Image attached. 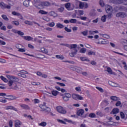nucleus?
Here are the masks:
<instances>
[{
    "label": "nucleus",
    "mask_w": 127,
    "mask_h": 127,
    "mask_svg": "<svg viewBox=\"0 0 127 127\" xmlns=\"http://www.w3.org/2000/svg\"><path fill=\"white\" fill-rule=\"evenodd\" d=\"M6 77L9 80L8 82V85L9 87H11V86H12L13 82H18V81H19V79L15 76L7 75Z\"/></svg>",
    "instance_id": "1"
},
{
    "label": "nucleus",
    "mask_w": 127,
    "mask_h": 127,
    "mask_svg": "<svg viewBox=\"0 0 127 127\" xmlns=\"http://www.w3.org/2000/svg\"><path fill=\"white\" fill-rule=\"evenodd\" d=\"M85 111L83 109H79L76 112V115L80 118V120H83L87 118V115H85Z\"/></svg>",
    "instance_id": "2"
},
{
    "label": "nucleus",
    "mask_w": 127,
    "mask_h": 127,
    "mask_svg": "<svg viewBox=\"0 0 127 127\" xmlns=\"http://www.w3.org/2000/svg\"><path fill=\"white\" fill-rule=\"evenodd\" d=\"M111 2L116 3V4H121L123 3L125 5H127V0H110Z\"/></svg>",
    "instance_id": "3"
},
{
    "label": "nucleus",
    "mask_w": 127,
    "mask_h": 127,
    "mask_svg": "<svg viewBox=\"0 0 127 127\" xmlns=\"http://www.w3.org/2000/svg\"><path fill=\"white\" fill-rule=\"evenodd\" d=\"M62 97L64 102H68L71 98V94L66 93L64 94H62Z\"/></svg>",
    "instance_id": "4"
},
{
    "label": "nucleus",
    "mask_w": 127,
    "mask_h": 127,
    "mask_svg": "<svg viewBox=\"0 0 127 127\" xmlns=\"http://www.w3.org/2000/svg\"><path fill=\"white\" fill-rule=\"evenodd\" d=\"M57 111L58 112V113H60V114H62L63 115H65V114H67V111H66V109L65 108H63L61 106H57L56 107Z\"/></svg>",
    "instance_id": "5"
},
{
    "label": "nucleus",
    "mask_w": 127,
    "mask_h": 127,
    "mask_svg": "<svg viewBox=\"0 0 127 127\" xmlns=\"http://www.w3.org/2000/svg\"><path fill=\"white\" fill-rule=\"evenodd\" d=\"M114 9L116 11H118V10H120L121 11H127V8L124 6H116L114 7Z\"/></svg>",
    "instance_id": "6"
},
{
    "label": "nucleus",
    "mask_w": 127,
    "mask_h": 127,
    "mask_svg": "<svg viewBox=\"0 0 127 127\" xmlns=\"http://www.w3.org/2000/svg\"><path fill=\"white\" fill-rule=\"evenodd\" d=\"M39 108L41 109L42 111L43 112H47L48 113V112H50V108L46 106L45 105L41 104L39 105Z\"/></svg>",
    "instance_id": "7"
},
{
    "label": "nucleus",
    "mask_w": 127,
    "mask_h": 127,
    "mask_svg": "<svg viewBox=\"0 0 127 127\" xmlns=\"http://www.w3.org/2000/svg\"><path fill=\"white\" fill-rule=\"evenodd\" d=\"M105 10L107 13H113V7L109 5L105 6Z\"/></svg>",
    "instance_id": "8"
},
{
    "label": "nucleus",
    "mask_w": 127,
    "mask_h": 127,
    "mask_svg": "<svg viewBox=\"0 0 127 127\" xmlns=\"http://www.w3.org/2000/svg\"><path fill=\"white\" fill-rule=\"evenodd\" d=\"M72 99L74 100H83L84 99L83 98V97L79 95L78 94H73L71 96Z\"/></svg>",
    "instance_id": "9"
},
{
    "label": "nucleus",
    "mask_w": 127,
    "mask_h": 127,
    "mask_svg": "<svg viewBox=\"0 0 127 127\" xmlns=\"http://www.w3.org/2000/svg\"><path fill=\"white\" fill-rule=\"evenodd\" d=\"M117 17H121V18H125V17H127V14L124 12H120L116 14Z\"/></svg>",
    "instance_id": "10"
},
{
    "label": "nucleus",
    "mask_w": 127,
    "mask_h": 127,
    "mask_svg": "<svg viewBox=\"0 0 127 127\" xmlns=\"http://www.w3.org/2000/svg\"><path fill=\"white\" fill-rule=\"evenodd\" d=\"M12 14L16 16H20V19H23V17L22 16V15H21V14H20V13H18L16 11H13L12 12Z\"/></svg>",
    "instance_id": "11"
},
{
    "label": "nucleus",
    "mask_w": 127,
    "mask_h": 127,
    "mask_svg": "<svg viewBox=\"0 0 127 127\" xmlns=\"http://www.w3.org/2000/svg\"><path fill=\"white\" fill-rule=\"evenodd\" d=\"M5 109L6 111H8V110H12V111H15V112H17V108H15V107L12 106H8L5 107Z\"/></svg>",
    "instance_id": "12"
},
{
    "label": "nucleus",
    "mask_w": 127,
    "mask_h": 127,
    "mask_svg": "<svg viewBox=\"0 0 127 127\" xmlns=\"http://www.w3.org/2000/svg\"><path fill=\"white\" fill-rule=\"evenodd\" d=\"M120 113V109L119 108H114L112 112L110 113L111 115H116V114H119Z\"/></svg>",
    "instance_id": "13"
},
{
    "label": "nucleus",
    "mask_w": 127,
    "mask_h": 127,
    "mask_svg": "<svg viewBox=\"0 0 127 127\" xmlns=\"http://www.w3.org/2000/svg\"><path fill=\"white\" fill-rule=\"evenodd\" d=\"M24 72H26L24 70H20V73H18V76L19 77H22V78H26V75L25 74V73Z\"/></svg>",
    "instance_id": "14"
},
{
    "label": "nucleus",
    "mask_w": 127,
    "mask_h": 127,
    "mask_svg": "<svg viewBox=\"0 0 127 127\" xmlns=\"http://www.w3.org/2000/svg\"><path fill=\"white\" fill-rule=\"evenodd\" d=\"M20 107H21V108L23 110H30V108L29 107V106H28V105L24 104H21L20 105Z\"/></svg>",
    "instance_id": "15"
},
{
    "label": "nucleus",
    "mask_w": 127,
    "mask_h": 127,
    "mask_svg": "<svg viewBox=\"0 0 127 127\" xmlns=\"http://www.w3.org/2000/svg\"><path fill=\"white\" fill-rule=\"evenodd\" d=\"M6 97H8L6 98L7 100H15V99H17V98L14 95H6Z\"/></svg>",
    "instance_id": "16"
},
{
    "label": "nucleus",
    "mask_w": 127,
    "mask_h": 127,
    "mask_svg": "<svg viewBox=\"0 0 127 127\" xmlns=\"http://www.w3.org/2000/svg\"><path fill=\"white\" fill-rule=\"evenodd\" d=\"M21 122L19 120H16L15 121V124L14 126L15 127H20V126H21Z\"/></svg>",
    "instance_id": "17"
},
{
    "label": "nucleus",
    "mask_w": 127,
    "mask_h": 127,
    "mask_svg": "<svg viewBox=\"0 0 127 127\" xmlns=\"http://www.w3.org/2000/svg\"><path fill=\"white\" fill-rule=\"evenodd\" d=\"M31 0H26L23 1V4L24 6H26L27 7L29 6V2Z\"/></svg>",
    "instance_id": "18"
},
{
    "label": "nucleus",
    "mask_w": 127,
    "mask_h": 127,
    "mask_svg": "<svg viewBox=\"0 0 127 127\" xmlns=\"http://www.w3.org/2000/svg\"><path fill=\"white\" fill-rule=\"evenodd\" d=\"M108 43H109L108 40L103 39L101 42H99L98 44H108Z\"/></svg>",
    "instance_id": "19"
},
{
    "label": "nucleus",
    "mask_w": 127,
    "mask_h": 127,
    "mask_svg": "<svg viewBox=\"0 0 127 127\" xmlns=\"http://www.w3.org/2000/svg\"><path fill=\"white\" fill-rule=\"evenodd\" d=\"M23 38L25 40H27V41H31L32 39H33V38L30 37V36H23Z\"/></svg>",
    "instance_id": "20"
},
{
    "label": "nucleus",
    "mask_w": 127,
    "mask_h": 127,
    "mask_svg": "<svg viewBox=\"0 0 127 127\" xmlns=\"http://www.w3.org/2000/svg\"><path fill=\"white\" fill-rule=\"evenodd\" d=\"M77 3L79 5V8H81V9L84 8V2L79 1L77 2Z\"/></svg>",
    "instance_id": "21"
},
{
    "label": "nucleus",
    "mask_w": 127,
    "mask_h": 127,
    "mask_svg": "<svg viewBox=\"0 0 127 127\" xmlns=\"http://www.w3.org/2000/svg\"><path fill=\"white\" fill-rule=\"evenodd\" d=\"M42 5H44V6H50L51 5V3L49 2V1H45L42 2Z\"/></svg>",
    "instance_id": "22"
},
{
    "label": "nucleus",
    "mask_w": 127,
    "mask_h": 127,
    "mask_svg": "<svg viewBox=\"0 0 127 127\" xmlns=\"http://www.w3.org/2000/svg\"><path fill=\"white\" fill-rule=\"evenodd\" d=\"M56 26V27H57V28H60L61 29L62 28H64V26L60 23H57Z\"/></svg>",
    "instance_id": "23"
},
{
    "label": "nucleus",
    "mask_w": 127,
    "mask_h": 127,
    "mask_svg": "<svg viewBox=\"0 0 127 127\" xmlns=\"http://www.w3.org/2000/svg\"><path fill=\"white\" fill-rule=\"evenodd\" d=\"M65 7L67 10H70V7L71 6V3L70 2L66 3L64 4Z\"/></svg>",
    "instance_id": "24"
},
{
    "label": "nucleus",
    "mask_w": 127,
    "mask_h": 127,
    "mask_svg": "<svg viewBox=\"0 0 127 127\" xmlns=\"http://www.w3.org/2000/svg\"><path fill=\"white\" fill-rule=\"evenodd\" d=\"M90 35H94V34H96V33H99V31L98 30L92 31L90 30L89 31Z\"/></svg>",
    "instance_id": "25"
},
{
    "label": "nucleus",
    "mask_w": 127,
    "mask_h": 127,
    "mask_svg": "<svg viewBox=\"0 0 127 127\" xmlns=\"http://www.w3.org/2000/svg\"><path fill=\"white\" fill-rule=\"evenodd\" d=\"M78 51L77 50H75L74 52H72L71 53H69V55L71 57H74L76 54H77V52Z\"/></svg>",
    "instance_id": "26"
},
{
    "label": "nucleus",
    "mask_w": 127,
    "mask_h": 127,
    "mask_svg": "<svg viewBox=\"0 0 127 127\" xmlns=\"http://www.w3.org/2000/svg\"><path fill=\"white\" fill-rule=\"evenodd\" d=\"M0 78L2 81H3L5 83H7L8 82V80L6 79V78L4 77V76L1 75Z\"/></svg>",
    "instance_id": "27"
},
{
    "label": "nucleus",
    "mask_w": 127,
    "mask_h": 127,
    "mask_svg": "<svg viewBox=\"0 0 127 127\" xmlns=\"http://www.w3.org/2000/svg\"><path fill=\"white\" fill-rule=\"evenodd\" d=\"M56 57L57 59H59L60 60H64V56L63 55H56Z\"/></svg>",
    "instance_id": "28"
},
{
    "label": "nucleus",
    "mask_w": 127,
    "mask_h": 127,
    "mask_svg": "<svg viewBox=\"0 0 127 127\" xmlns=\"http://www.w3.org/2000/svg\"><path fill=\"white\" fill-rule=\"evenodd\" d=\"M1 17L5 21H8V20H9V19L7 18V16L6 15H4V14L1 15Z\"/></svg>",
    "instance_id": "29"
},
{
    "label": "nucleus",
    "mask_w": 127,
    "mask_h": 127,
    "mask_svg": "<svg viewBox=\"0 0 127 127\" xmlns=\"http://www.w3.org/2000/svg\"><path fill=\"white\" fill-rule=\"evenodd\" d=\"M75 71L78 74H81L82 73V68L81 67H77L75 68Z\"/></svg>",
    "instance_id": "30"
},
{
    "label": "nucleus",
    "mask_w": 127,
    "mask_h": 127,
    "mask_svg": "<svg viewBox=\"0 0 127 127\" xmlns=\"http://www.w3.org/2000/svg\"><path fill=\"white\" fill-rule=\"evenodd\" d=\"M6 6V4L4 3L3 2H1L0 3V6L1 7L2 9L5 8V7Z\"/></svg>",
    "instance_id": "31"
},
{
    "label": "nucleus",
    "mask_w": 127,
    "mask_h": 127,
    "mask_svg": "<svg viewBox=\"0 0 127 127\" xmlns=\"http://www.w3.org/2000/svg\"><path fill=\"white\" fill-rule=\"evenodd\" d=\"M52 94L53 96H57L59 94V92L57 90H53L52 91Z\"/></svg>",
    "instance_id": "32"
},
{
    "label": "nucleus",
    "mask_w": 127,
    "mask_h": 127,
    "mask_svg": "<svg viewBox=\"0 0 127 127\" xmlns=\"http://www.w3.org/2000/svg\"><path fill=\"white\" fill-rule=\"evenodd\" d=\"M39 13H40L41 14H47L48 13V12H46V11L43 10H40L39 11Z\"/></svg>",
    "instance_id": "33"
},
{
    "label": "nucleus",
    "mask_w": 127,
    "mask_h": 127,
    "mask_svg": "<svg viewBox=\"0 0 127 127\" xmlns=\"http://www.w3.org/2000/svg\"><path fill=\"white\" fill-rule=\"evenodd\" d=\"M120 117H121V119L124 120L126 118V115H125V113H124V112H120Z\"/></svg>",
    "instance_id": "34"
},
{
    "label": "nucleus",
    "mask_w": 127,
    "mask_h": 127,
    "mask_svg": "<svg viewBox=\"0 0 127 127\" xmlns=\"http://www.w3.org/2000/svg\"><path fill=\"white\" fill-rule=\"evenodd\" d=\"M101 20L103 22H106V21L107 20V16L104 15L103 16H102Z\"/></svg>",
    "instance_id": "35"
},
{
    "label": "nucleus",
    "mask_w": 127,
    "mask_h": 127,
    "mask_svg": "<svg viewBox=\"0 0 127 127\" xmlns=\"http://www.w3.org/2000/svg\"><path fill=\"white\" fill-rule=\"evenodd\" d=\"M41 51L43 52V53H45V54H47L48 53V51H47V49L44 48H42L41 49Z\"/></svg>",
    "instance_id": "36"
},
{
    "label": "nucleus",
    "mask_w": 127,
    "mask_h": 127,
    "mask_svg": "<svg viewBox=\"0 0 127 127\" xmlns=\"http://www.w3.org/2000/svg\"><path fill=\"white\" fill-rule=\"evenodd\" d=\"M88 55H93V56H95L96 55V52H93V51H89L88 53Z\"/></svg>",
    "instance_id": "37"
},
{
    "label": "nucleus",
    "mask_w": 127,
    "mask_h": 127,
    "mask_svg": "<svg viewBox=\"0 0 127 127\" xmlns=\"http://www.w3.org/2000/svg\"><path fill=\"white\" fill-rule=\"evenodd\" d=\"M69 22L70 23H76L77 22V19H70L69 20Z\"/></svg>",
    "instance_id": "38"
},
{
    "label": "nucleus",
    "mask_w": 127,
    "mask_h": 127,
    "mask_svg": "<svg viewBox=\"0 0 127 127\" xmlns=\"http://www.w3.org/2000/svg\"><path fill=\"white\" fill-rule=\"evenodd\" d=\"M110 99H111V100H112V101H117L118 100V97L115 96H111Z\"/></svg>",
    "instance_id": "39"
},
{
    "label": "nucleus",
    "mask_w": 127,
    "mask_h": 127,
    "mask_svg": "<svg viewBox=\"0 0 127 127\" xmlns=\"http://www.w3.org/2000/svg\"><path fill=\"white\" fill-rule=\"evenodd\" d=\"M99 4L102 6V7L105 6V3H104L103 0H100L99 1Z\"/></svg>",
    "instance_id": "40"
},
{
    "label": "nucleus",
    "mask_w": 127,
    "mask_h": 127,
    "mask_svg": "<svg viewBox=\"0 0 127 127\" xmlns=\"http://www.w3.org/2000/svg\"><path fill=\"white\" fill-rule=\"evenodd\" d=\"M96 88L97 89V90H98V91H100V92H101V93H104V89H103V88H102L99 86H96Z\"/></svg>",
    "instance_id": "41"
},
{
    "label": "nucleus",
    "mask_w": 127,
    "mask_h": 127,
    "mask_svg": "<svg viewBox=\"0 0 127 127\" xmlns=\"http://www.w3.org/2000/svg\"><path fill=\"white\" fill-rule=\"evenodd\" d=\"M57 121L59 123H60V124H63V125H66V122H65L64 121L60 120V119H58Z\"/></svg>",
    "instance_id": "42"
},
{
    "label": "nucleus",
    "mask_w": 127,
    "mask_h": 127,
    "mask_svg": "<svg viewBox=\"0 0 127 127\" xmlns=\"http://www.w3.org/2000/svg\"><path fill=\"white\" fill-rule=\"evenodd\" d=\"M88 117H89V118H95L96 117V114L95 113H90L89 114Z\"/></svg>",
    "instance_id": "43"
},
{
    "label": "nucleus",
    "mask_w": 127,
    "mask_h": 127,
    "mask_svg": "<svg viewBox=\"0 0 127 127\" xmlns=\"http://www.w3.org/2000/svg\"><path fill=\"white\" fill-rule=\"evenodd\" d=\"M63 62H64L65 63H69L70 64H74V63H75L73 61H63Z\"/></svg>",
    "instance_id": "44"
},
{
    "label": "nucleus",
    "mask_w": 127,
    "mask_h": 127,
    "mask_svg": "<svg viewBox=\"0 0 127 127\" xmlns=\"http://www.w3.org/2000/svg\"><path fill=\"white\" fill-rule=\"evenodd\" d=\"M40 126H41V127H46V126L47 125V124L46 123V122H41L40 124Z\"/></svg>",
    "instance_id": "45"
},
{
    "label": "nucleus",
    "mask_w": 127,
    "mask_h": 127,
    "mask_svg": "<svg viewBox=\"0 0 127 127\" xmlns=\"http://www.w3.org/2000/svg\"><path fill=\"white\" fill-rule=\"evenodd\" d=\"M73 48H77V44H71L70 49H73Z\"/></svg>",
    "instance_id": "46"
},
{
    "label": "nucleus",
    "mask_w": 127,
    "mask_h": 127,
    "mask_svg": "<svg viewBox=\"0 0 127 127\" xmlns=\"http://www.w3.org/2000/svg\"><path fill=\"white\" fill-rule=\"evenodd\" d=\"M49 26L50 27H54V26H55V23L54 22H51L48 24Z\"/></svg>",
    "instance_id": "47"
},
{
    "label": "nucleus",
    "mask_w": 127,
    "mask_h": 127,
    "mask_svg": "<svg viewBox=\"0 0 127 127\" xmlns=\"http://www.w3.org/2000/svg\"><path fill=\"white\" fill-rule=\"evenodd\" d=\"M86 50L85 48H82L80 50V53H86Z\"/></svg>",
    "instance_id": "48"
},
{
    "label": "nucleus",
    "mask_w": 127,
    "mask_h": 127,
    "mask_svg": "<svg viewBox=\"0 0 127 127\" xmlns=\"http://www.w3.org/2000/svg\"><path fill=\"white\" fill-rule=\"evenodd\" d=\"M17 34H18V35H20V36H22L24 35V33L20 31H18Z\"/></svg>",
    "instance_id": "49"
},
{
    "label": "nucleus",
    "mask_w": 127,
    "mask_h": 127,
    "mask_svg": "<svg viewBox=\"0 0 127 127\" xmlns=\"http://www.w3.org/2000/svg\"><path fill=\"white\" fill-rule=\"evenodd\" d=\"M107 71L108 72V73H110L112 74V72H113V70H112V68L111 67H108L107 68Z\"/></svg>",
    "instance_id": "50"
},
{
    "label": "nucleus",
    "mask_w": 127,
    "mask_h": 127,
    "mask_svg": "<svg viewBox=\"0 0 127 127\" xmlns=\"http://www.w3.org/2000/svg\"><path fill=\"white\" fill-rule=\"evenodd\" d=\"M81 34H83L84 36H87V35H88V31L81 32Z\"/></svg>",
    "instance_id": "51"
},
{
    "label": "nucleus",
    "mask_w": 127,
    "mask_h": 127,
    "mask_svg": "<svg viewBox=\"0 0 127 127\" xmlns=\"http://www.w3.org/2000/svg\"><path fill=\"white\" fill-rule=\"evenodd\" d=\"M57 84H58V85H59L60 86H61L62 87H65V84L63 83L58 82H57Z\"/></svg>",
    "instance_id": "52"
},
{
    "label": "nucleus",
    "mask_w": 127,
    "mask_h": 127,
    "mask_svg": "<svg viewBox=\"0 0 127 127\" xmlns=\"http://www.w3.org/2000/svg\"><path fill=\"white\" fill-rule=\"evenodd\" d=\"M121 105H122V102H121V101H117L116 104V107H120Z\"/></svg>",
    "instance_id": "53"
},
{
    "label": "nucleus",
    "mask_w": 127,
    "mask_h": 127,
    "mask_svg": "<svg viewBox=\"0 0 127 127\" xmlns=\"http://www.w3.org/2000/svg\"><path fill=\"white\" fill-rule=\"evenodd\" d=\"M32 84L34 85V86H39L40 85V83L39 82H32Z\"/></svg>",
    "instance_id": "54"
},
{
    "label": "nucleus",
    "mask_w": 127,
    "mask_h": 127,
    "mask_svg": "<svg viewBox=\"0 0 127 127\" xmlns=\"http://www.w3.org/2000/svg\"><path fill=\"white\" fill-rule=\"evenodd\" d=\"M18 51H19V52H25V49L23 48H19L18 50Z\"/></svg>",
    "instance_id": "55"
},
{
    "label": "nucleus",
    "mask_w": 127,
    "mask_h": 127,
    "mask_svg": "<svg viewBox=\"0 0 127 127\" xmlns=\"http://www.w3.org/2000/svg\"><path fill=\"white\" fill-rule=\"evenodd\" d=\"M13 24H14V25H19V22L17 21H13Z\"/></svg>",
    "instance_id": "56"
},
{
    "label": "nucleus",
    "mask_w": 127,
    "mask_h": 127,
    "mask_svg": "<svg viewBox=\"0 0 127 127\" xmlns=\"http://www.w3.org/2000/svg\"><path fill=\"white\" fill-rule=\"evenodd\" d=\"M64 29H65V31H67V32H71V29L68 28V27H65L64 28Z\"/></svg>",
    "instance_id": "57"
},
{
    "label": "nucleus",
    "mask_w": 127,
    "mask_h": 127,
    "mask_svg": "<svg viewBox=\"0 0 127 127\" xmlns=\"http://www.w3.org/2000/svg\"><path fill=\"white\" fill-rule=\"evenodd\" d=\"M25 24H28V25H31V22L29 21L26 20L25 21Z\"/></svg>",
    "instance_id": "58"
},
{
    "label": "nucleus",
    "mask_w": 127,
    "mask_h": 127,
    "mask_svg": "<svg viewBox=\"0 0 127 127\" xmlns=\"http://www.w3.org/2000/svg\"><path fill=\"white\" fill-rule=\"evenodd\" d=\"M58 10L60 12H63L64 11V7H61L59 8Z\"/></svg>",
    "instance_id": "59"
},
{
    "label": "nucleus",
    "mask_w": 127,
    "mask_h": 127,
    "mask_svg": "<svg viewBox=\"0 0 127 127\" xmlns=\"http://www.w3.org/2000/svg\"><path fill=\"white\" fill-rule=\"evenodd\" d=\"M1 30H4V31H5V30H6V27H5V26H2L1 28H0Z\"/></svg>",
    "instance_id": "60"
},
{
    "label": "nucleus",
    "mask_w": 127,
    "mask_h": 127,
    "mask_svg": "<svg viewBox=\"0 0 127 127\" xmlns=\"http://www.w3.org/2000/svg\"><path fill=\"white\" fill-rule=\"evenodd\" d=\"M0 45H5V42L0 40Z\"/></svg>",
    "instance_id": "61"
},
{
    "label": "nucleus",
    "mask_w": 127,
    "mask_h": 127,
    "mask_svg": "<svg viewBox=\"0 0 127 127\" xmlns=\"http://www.w3.org/2000/svg\"><path fill=\"white\" fill-rule=\"evenodd\" d=\"M34 101V104H39V100H38V99H35Z\"/></svg>",
    "instance_id": "62"
},
{
    "label": "nucleus",
    "mask_w": 127,
    "mask_h": 127,
    "mask_svg": "<svg viewBox=\"0 0 127 127\" xmlns=\"http://www.w3.org/2000/svg\"><path fill=\"white\" fill-rule=\"evenodd\" d=\"M12 124H13L12 120H10V121H9V127H12Z\"/></svg>",
    "instance_id": "63"
},
{
    "label": "nucleus",
    "mask_w": 127,
    "mask_h": 127,
    "mask_svg": "<svg viewBox=\"0 0 127 127\" xmlns=\"http://www.w3.org/2000/svg\"><path fill=\"white\" fill-rule=\"evenodd\" d=\"M36 74L37 75V76H42V72H40V71H37L36 72Z\"/></svg>",
    "instance_id": "64"
}]
</instances>
